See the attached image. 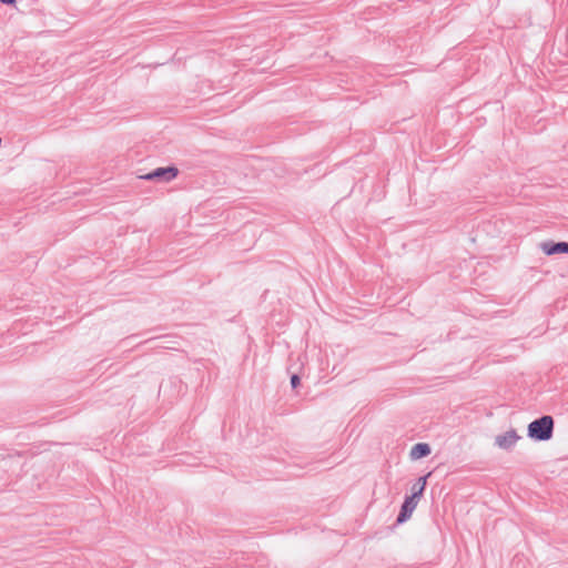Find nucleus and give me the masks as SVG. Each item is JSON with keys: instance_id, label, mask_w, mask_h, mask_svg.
<instances>
[{"instance_id": "1", "label": "nucleus", "mask_w": 568, "mask_h": 568, "mask_svg": "<svg viewBox=\"0 0 568 568\" xmlns=\"http://www.w3.org/2000/svg\"><path fill=\"white\" fill-rule=\"evenodd\" d=\"M554 418L549 415H545L528 424L527 436L535 442H548L554 436Z\"/></svg>"}, {"instance_id": "2", "label": "nucleus", "mask_w": 568, "mask_h": 568, "mask_svg": "<svg viewBox=\"0 0 568 568\" xmlns=\"http://www.w3.org/2000/svg\"><path fill=\"white\" fill-rule=\"evenodd\" d=\"M520 439L521 436L517 433V430L509 428L495 436L494 444L499 449L508 452L514 449Z\"/></svg>"}, {"instance_id": "3", "label": "nucleus", "mask_w": 568, "mask_h": 568, "mask_svg": "<svg viewBox=\"0 0 568 568\" xmlns=\"http://www.w3.org/2000/svg\"><path fill=\"white\" fill-rule=\"evenodd\" d=\"M179 174V170L174 165L156 168L153 171L141 175L140 178L148 181L170 182Z\"/></svg>"}, {"instance_id": "4", "label": "nucleus", "mask_w": 568, "mask_h": 568, "mask_svg": "<svg viewBox=\"0 0 568 568\" xmlns=\"http://www.w3.org/2000/svg\"><path fill=\"white\" fill-rule=\"evenodd\" d=\"M417 505H418L417 499H415L414 497L407 496L402 505L400 511L397 517V523L403 524L406 520H408L412 517Z\"/></svg>"}, {"instance_id": "5", "label": "nucleus", "mask_w": 568, "mask_h": 568, "mask_svg": "<svg viewBox=\"0 0 568 568\" xmlns=\"http://www.w3.org/2000/svg\"><path fill=\"white\" fill-rule=\"evenodd\" d=\"M432 453V448L427 443L415 444L409 452V458L412 460H418L427 457Z\"/></svg>"}, {"instance_id": "6", "label": "nucleus", "mask_w": 568, "mask_h": 568, "mask_svg": "<svg viewBox=\"0 0 568 568\" xmlns=\"http://www.w3.org/2000/svg\"><path fill=\"white\" fill-rule=\"evenodd\" d=\"M430 474H427L426 476L424 477H419L417 479V481L412 486L410 490H412V495L409 497H414L415 499H419V497L423 495L424 490H425V487H426V481H427V477L429 476Z\"/></svg>"}, {"instance_id": "7", "label": "nucleus", "mask_w": 568, "mask_h": 568, "mask_svg": "<svg viewBox=\"0 0 568 568\" xmlns=\"http://www.w3.org/2000/svg\"><path fill=\"white\" fill-rule=\"evenodd\" d=\"M537 248H568V242L566 241H552V240H545L541 241Z\"/></svg>"}, {"instance_id": "8", "label": "nucleus", "mask_w": 568, "mask_h": 568, "mask_svg": "<svg viewBox=\"0 0 568 568\" xmlns=\"http://www.w3.org/2000/svg\"><path fill=\"white\" fill-rule=\"evenodd\" d=\"M300 384V377L297 375H293L291 377V385L293 388L297 387Z\"/></svg>"}, {"instance_id": "9", "label": "nucleus", "mask_w": 568, "mask_h": 568, "mask_svg": "<svg viewBox=\"0 0 568 568\" xmlns=\"http://www.w3.org/2000/svg\"><path fill=\"white\" fill-rule=\"evenodd\" d=\"M3 4L12 6L16 3V0H0Z\"/></svg>"}, {"instance_id": "10", "label": "nucleus", "mask_w": 568, "mask_h": 568, "mask_svg": "<svg viewBox=\"0 0 568 568\" xmlns=\"http://www.w3.org/2000/svg\"><path fill=\"white\" fill-rule=\"evenodd\" d=\"M548 254H552L555 253L556 251H552V250H549V251H546Z\"/></svg>"}]
</instances>
